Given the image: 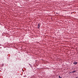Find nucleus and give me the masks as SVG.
Wrapping results in <instances>:
<instances>
[{"instance_id": "0eeeda50", "label": "nucleus", "mask_w": 78, "mask_h": 78, "mask_svg": "<svg viewBox=\"0 0 78 78\" xmlns=\"http://www.w3.org/2000/svg\"><path fill=\"white\" fill-rule=\"evenodd\" d=\"M37 28H38V29H39V28H39V27H37Z\"/></svg>"}, {"instance_id": "f03ea898", "label": "nucleus", "mask_w": 78, "mask_h": 78, "mask_svg": "<svg viewBox=\"0 0 78 78\" xmlns=\"http://www.w3.org/2000/svg\"><path fill=\"white\" fill-rule=\"evenodd\" d=\"M76 72V71H74L73 72H72V73H74V72Z\"/></svg>"}, {"instance_id": "7ed1b4c3", "label": "nucleus", "mask_w": 78, "mask_h": 78, "mask_svg": "<svg viewBox=\"0 0 78 78\" xmlns=\"http://www.w3.org/2000/svg\"><path fill=\"white\" fill-rule=\"evenodd\" d=\"M38 27H41V26H40L39 23L38 24Z\"/></svg>"}, {"instance_id": "20e7f679", "label": "nucleus", "mask_w": 78, "mask_h": 78, "mask_svg": "<svg viewBox=\"0 0 78 78\" xmlns=\"http://www.w3.org/2000/svg\"><path fill=\"white\" fill-rule=\"evenodd\" d=\"M58 77H59V78H62V77H60V76H59Z\"/></svg>"}, {"instance_id": "f257e3e1", "label": "nucleus", "mask_w": 78, "mask_h": 78, "mask_svg": "<svg viewBox=\"0 0 78 78\" xmlns=\"http://www.w3.org/2000/svg\"><path fill=\"white\" fill-rule=\"evenodd\" d=\"M73 64H78V62H73Z\"/></svg>"}, {"instance_id": "39448f33", "label": "nucleus", "mask_w": 78, "mask_h": 78, "mask_svg": "<svg viewBox=\"0 0 78 78\" xmlns=\"http://www.w3.org/2000/svg\"><path fill=\"white\" fill-rule=\"evenodd\" d=\"M4 65L3 64H2V66H3Z\"/></svg>"}, {"instance_id": "423d86ee", "label": "nucleus", "mask_w": 78, "mask_h": 78, "mask_svg": "<svg viewBox=\"0 0 78 78\" xmlns=\"http://www.w3.org/2000/svg\"><path fill=\"white\" fill-rule=\"evenodd\" d=\"M29 65L30 66V67H31V64H29Z\"/></svg>"}]
</instances>
